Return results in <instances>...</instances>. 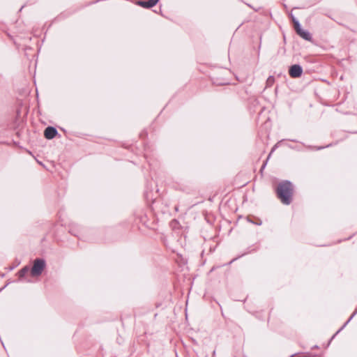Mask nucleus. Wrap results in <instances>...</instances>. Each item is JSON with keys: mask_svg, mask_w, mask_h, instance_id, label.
Segmentation results:
<instances>
[{"mask_svg": "<svg viewBox=\"0 0 357 357\" xmlns=\"http://www.w3.org/2000/svg\"><path fill=\"white\" fill-rule=\"evenodd\" d=\"M159 0H145V1H139L137 4L143 7V8H152L154 6Z\"/></svg>", "mask_w": 357, "mask_h": 357, "instance_id": "nucleus-5", "label": "nucleus"}, {"mask_svg": "<svg viewBox=\"0 0 357 357\" xmlns=\"http://www.w3.org/2000/svg\"><path fill=\"white\" fill-rule=\"evenodd\" d=\"M276 191L278 197L282 204L289 205L291 202L294 188L291 182L282 181L278 184Z\"/></svg>", "mask_w": 357, "mask_h": 357, "instance_id": "nucleus-1", "label": "nucleus"}, {"mask_svg": "<svg viewBox=\"0 0 357 357\" xmlns=\"http://www.w3.org/2000/svg\"><path fill=\"white\" fill-rule=\"evenodd\" d=\"M29 271V268L27 266H25L22 270H20L19 272L20 278H23Z\"/></svg>", "mask_w": 357, "mask_h": 357, "instance_id": "nucleus-7", "label": "nucleus"}, {"mask_svg": "<svg viewBox=\"0 0 357 357\" xmlns=\"http://www.w3.org/2000/svg\"><path fill=\"white\" fill-rule=\"evenodd\" d=\"M57 133V130L53 127H47L44 132L45 137L48 139H53Z\"/></svg>", "mask_w": 357, "mask_h": 357, "instance_id": "nucleus-6", "label": "nucleus"}, {"mask_svg": "<svg viewBox=\"0 0 357 357\" xmlns=\"http://www.w3.org/2000/svg\"><path fill=\"white\" fill-rule=\"evenodd\" d=\"M292 22L294 23V29L296 33L303 39L307 40H311V35L309 32L303 30L298 22V21L293 16L291 15Z\"/></svg>", "mask_w": 357, "mask_h": 357, "instance_id": "nucleus-3", "label": "nucleus"}, {"mask_svg": "<svg viewBox=\"0 0 357 357\" xmlns=\"http://www.w3.org/2000/svg\"><path fill=\"white\" fill-rule=\"evenodd\" d=\"M273 80V78L272 77H270L267 79L268 83H271V82Z\"/></svg>", "mask_w": 357, "mask_h": 357, "instance_id": "nucleus-8", "label": "nucleus"}, {"mask_svg": "<svg viewBox=\"0 0 357 357\" xmlns=\"http://www.w3.org/2000/svg\"><path fill=\"white\" fill-rule=\"evenodd\" d=\"M303 69L301 66L295 64L290 67L289 73L293 78L300 77L302 75Z\"/></svg>", "mask_w": 357, "mask_h": 357, "instance_id": "nucleus-4", "label": "nucleus"}, {"mask_svg": "<svg viewBox=\"0 0 357 357\" xmlns=\"http://www.w3.org/2000/svg\"><path fill=\"white\" fill-rule=\"evenodd\" d=\"M356 312H354L350 317V319L348 320V321H349L355 315Z\"/></svg>", "mask_w": 357, "mask_h": 357, "instance_id": "nucleus-9", "label": "nucleus"}, {"mask_svg": "<svg viewBox=\"0 0 357 357\" xmlns=\"http://www.w3.org/2000/svg\"><path fill=\"white\" fill-rule=\"evenodd\" d=\"M45 267V261L42 259H36L33 261L31 269V274L33 277H37L41 275Z\"/></svg>", "mask_w": 357, "mask_h": 357, "instance_id": "nucleus-2", "label": "nucleus"}]
</instances>
